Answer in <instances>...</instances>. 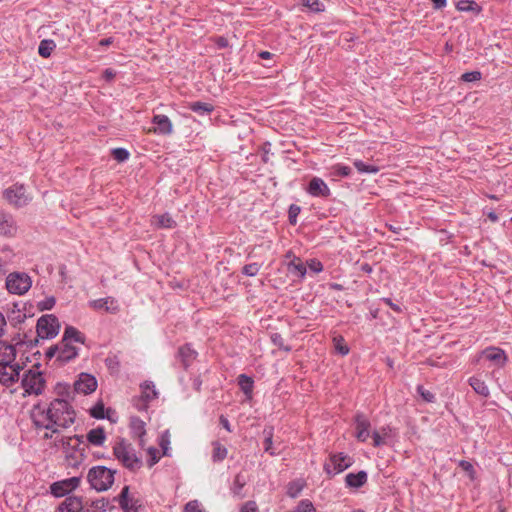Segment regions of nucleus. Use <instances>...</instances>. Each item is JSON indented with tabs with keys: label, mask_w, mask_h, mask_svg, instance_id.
I'll return each instance as SVG.
<instances>
[{
	"label": "nucleus",
	"mask_w": 512,
	"mask_h": 512,
	"mask_svg": "<svg viewBox=\"0 0 512 512\" xmlns=\"http://www.w3.org/2000/svg\"><path fill=\"white\" fill-rule=\"evenodd\" d=\"M331 171L332 175L336 177H348L352 172L349 166L340 163L332 166Z\"/></svg>",
	"instance_id": "nucleus-42"
},
{
	"label": "nucleus",
	"mask_w": 512,
	"mask_h": 512,
	"mask_svg": "<svg viewBox=\"0 0 512 512\" xmlns=\"http://www.w3.org/2000/svg\"><path fill=\"white\" fill-rule=\"evenodd\" d=\"M416 391L425 402L433 403L435 401V395L429 390L425 389L423 385H418Z\"/></svg>",
	"instance_id": "nucleus-48"
},
{
	"label": "nucleus",
	"mask_w": 512,
	"mask_h": 512,
	"mask_svg": "<svg viewBox=\"0 0 512 512\" xmlns=\"http://www.w3.org/2000/svg\"><path fill=\"white\" fill-rule=\"evenodd\" d=\"M13 257L12 250L4 247L0 250V269H3L8 263L11 262Z\"/></svg>",
	"instance_id": "nucleus-47"
},
{
	"label": "nucleus",
	"mask_w": 512,
	"mask_h": 512,
	"mask_svg": "<svg viewBox=\"0 0 512 512\" xmlns=\"http://www.w3.org/2000/svg\"><path fill=\"white\" fill-rule=\"evenodd\" d=\"M15 359V346L5 341H0V364H11L14 363Z\"/></svg>",
	"instance_id": "nucleus-23"
},
{
	"label": "nucleus",
	"mask_w": 512,
	"mask_h": 512,
	"mask_svg": "<svg viewBox=\"0 0 512 512\" xmlns=\"http://www.w3.org/2000/svg\"><path fill=\"white\" fill-rule=\"evenodd\" d=\"M333 344L336 352L342 356H346L350 351V348L345 343L344 337L341 335H337L333 338Z\"/></svg>",
	"instance_id": "nucleus-39"
},
{
	"label": "nucleus",
	"mask_w": 512,
	"mask_h": 512,
	"mask_svg": "<svg viewBox=\"0 0 512 512\" xmlns=\"http://www.w3.org/2000/svg\"><path fill=\"white\" fill-rule=\"evenodd\" d=\"M108 505H109V501L105 498L97 499L92 502V507H94L97 510L104 511Z\"/></svg>",
	"instance_id": "nucleus-61"
},
{
	"label": "nucleus",
	"mask_w": 512,
	"mask_h": 512,
	"mask_svg": "<svg viewBox=\"0 0 512 512\" xmlns=\"http://www.w3.org/2000/svg\"><path fill=\"white\" fill-rule=\"evenodd\" d=\"M111 155L119 163L127 161L130 157L129 151L120 147L112 149Z\"/></svg>",
	"instance_id": "nucleus-43"
},
{
	"label": "nucleus",
	"mask_w": 512,
	"mask_h": 512,
	"mask_svg": "<svg viewBox=\"0 0 512 512\" xmlns=\"http://www.w3.org/2000/svg\"><path fill=\"white\" fill-rule=\"evenodd\" d=\"M60 512H84V505L81 497L68 496L59 506Z\"/></svg>",
	"instance_id": "nucleus-22"
},
{
	"label": "nucleus",
	"mask_w": 512,
	"mask_h": 512,
	"mask_svg": "<svg viewBox=\"0 0 512 512\" xmlns=\"http://www.w3.org/2000/svg\"><path fill=\"white\" fill-rule=\"evenodd\" d=\"M154 219L159 228L171 229L176 227V221L168 213L156 215L154 216Z\"/></svg>",
	"instance_id": "nucleus-36"
},
{
	"label": "nucleus",
	"mask_w": 512,
	"mask_h": 512,
	"mask_svg": "<svg viewBox=\"0 0 512 512\" xmlns=\"http://www.w3.org/2000/svg\"><path fill=\"white\" fill-rule=\"evenodd\" d=\"M190 109L193 112H196V113H199L201 115H204L206 113L212 112L214 107L210 103L196 101V102L191 103Z\"/></svg>",
	"instance_id": "nucleus-40"
},
{
	"label": "nucleus",
	"mask_w": 512,
	"mask_h": 512,
	"mask_svg": "<svg viewBox=\"0 0 512 512\" xmlns=\"http://www.w3.org/2000/svg\"><path fill=\"white\" fill-rule=\"evenodd\" d=\"M62 339L67 342L74 341L81 344L85 342V336L73 326H67L65 328Z\"/></svg>",
	"instance_id": "nucleus-27"
},
{
	"label": "nucleus",
	"mask_w": 512,
	"mask_h": 512,
	"mask_svg": "<svg viewBox=\"0 0 512 512\" xmlns=\"http://www.w3.org/2000/svg\"><path fill=\"white\" fill-rule=\"evenodd\" d=\"M237 382L242 392L250 398L253 392L254 380L246 374H240Z\"/></svg>",
	"instance_id": "nucleus-29"
},
{
	"label": "nucleus",
	"mask_w": 512,
	"mask_h": 512,
	"mask_svg": "<svg viewBox=\"0 0 512 512\" xmlns=\"http://www.w3.org/2000/svg\"><path fill=\"white\" fill-rule=\"evenodd\" d=\"M263 434L265 435L264 439V451L269 453L270 455H276L277 452L273 448V428H265L263 430Z\"/></svg>",
	"instance_id": "nucleus-37"
},
{
	"label": "nucleus",
	"mask_w": 512,
	"mask_h": 512,
	"mask_svg": "<svg viewBox=\"0 0 512 512\" xmlns=\"http://www.w3.org/2000/svg\"><path fill=\"white\" fill-rule=\"evenodd\" d=\"M97 388L96 378L88 373H81L78 379L74 382V390L77 393L91 394Z\"/></svg>",
	"instance_id": "nucleus-14"
},
{
	"label": "nucleus",
	"mask_w": 512,
	"mask_h": 512,
	"mask_svg": "<svg viewBox=\"0 0 512 512\" xmlns=\"http://www.w3.org/2000/svg\"><path fill=\"white\" fill-rule=\"evenodd\" d=\"M66 444L73 449L72 452L66 454V459L69 465L75 467L82 461L84 456V449L80 448V445L83 444L82 436L74 435L68 439Z\"/></svg>",
	"instance_id": "nucleus-13"
},
{
	"label": "nucleus",
	"mask_w": 512,
	"mask_h": 512,
	"mask_svg": "<svg viewBox=\"0 0 512 512\" xmlns=\"http://www.w3.org/2000/svg\"><path fill=\"white\" fill-rule=\"evenodd\" d=\"M215 44L220 49H224V48H227L229 46L228 39L223 37V36H218L215 39Z\"/></svg>",
	"instance_id": "nucleus-64"
},
{
	"label": "nucleus",
	"mask_w": 512,
	"mask_h": 512,
	"mask_svg": "<svg viewBox=\"0 0 512 512\" xmlns=\"http://www.w3.org/2000/svg\"><path fill=\"white\" fill-rule=\"evenodd\" d=\"M19 364H0V384L10 387L19 380L21 371Z\"/></svg>",
	"instance_id": "nucleus-12"
},
{
	"label": "nucleus",
	"mask_w": 512,
	"mask_h": 512,
	"mask_svg": "<svg viewBox=\"0 0 512 512\" xmlns=\"http://www.w3.org/2000/svg\"><path fill=\"white\" fill-rule=\"evenodd\" d=\"M149 459L147 460V464L149 467L154 466L160 459L158 455V450L155 447H150L148 450Z\"/></svg>",
	"instance_id": "nucleus-54"
},
{
	"label": "nucleus",
	"mask_w": 512,
	"mask_h": 512,
	"mask_svg": "<svg viewBox=\"0 0 512 512\" xmlns=\"http://www.w3.org/2000/svg\"><path fill=\"white\" fill-rule=\"evenodd\" d=\"M305 486L306 482L303 479L293 480L288 483L286 493L289 497L296 498L300 495Z\"/></svg>",
	"instance_id": "nucleus-31"
},
{
	"label": "nucleus",
	"mask_w": 512,
	"mask_h": 512,
	"mask_svg": "<svg viewBox=\"0 0 512 512\" xmlns=\"http://www.w3.org/2000/svg\"><path fill=\"white\" fill-rule=\"evenodd\" d=\"M301 212L300 206L296 204H291L288 209V219L289 223L295 225L297 223V217Z\"/></svg>",
	"instance_id": "nucleus-50"
},
{
	"label": "nucleus",
	"mask_w": 512,
	"mask_h": 512,
	"mask_svg": "<svg viewBox=\"0 0 512 512\" xmlns=\"http://www.w3.org/2000/svg\"><path fill=\"white\" fill-rule=\"evenodd\" d=\"M295 512H317L315 506L309 499H302L294 508Z\"/></svg>",
	"instance_id": "nucleus-44"
},
{
	"label": "nucleus",
	"mask_w": 512,
	"mask_h": 512,
	"mask_svg": "<svg viewBox=\"0 0 512 512\" xmlns=\"http://www.w3.org/2000/svg\"><path fill=\"white\" fill-rule=\"evenodd\" d=\"M106 435L105 431L101 427L91 429L87 434V440L89 443L95 446H101L105 442Z\"/></svg>",
	"instance_id": "nucleus-28"
},
{
	"label": "nucleus",
	"mask_w": 512,
	"mask_h": 512,
	"mask_svg": "<svg viewBox=\"0 0 512 512\" xmlns=\"http://www.w3.org/2000/svg\"><path fill=\"white\" fill-rule=\"evenodd\" d=\"M481 78L482 73L480 71H471L463 73L460 80L463 82H475L481 80Z\"/></svg>",
	"instance_id": "nucleus-49"
},
{
	"label": "nucleus",
	"mask_w": 512,
	"mask_h": 512,
	"mask_svg": "<svg viewBox=\"0 0 512 512\" xmlns=\"http://www.w3.org/2000/svg\"><path fill=\"white\" fill-rule=\"evenodd\" d=\"M288 270L300 278H303L307 272L306 266L302 263L300 258H294V260L288 264Z\"/></svg>",
	"instance_id": "nucleus-35"
},
{
	"label": "nucleus",
	"mask_w": 512,
	"mask_h": 512,
	"mask_svg": "<svg viewBox=\"0 0 512 512\" xmlns=\"http://www.w3.org/2000/svg\"><path fill=\"white\" fill-rule=\"evenodd\" d=\"M185 512H205L200 508V504L197 500L189 501L184 508Z\"/></svg>",
	"instance_id": "nucleus-58"
},
{
	"label": "nucleus",
	"mask_w": 512,
	"mask_h": 512,
	"mask_svg": "<svg viewBox=\"0 0 512 512\" xmlns=\"http://www.w3.org/2000/svg\"><path fill=\"white\" fill-rule=\"evenodd\" d=\"M368 474L361 470L357 473H348L345 476V485L347 488L359 489L367 483Z\"/></svg>",
	"instance_id": "nucleus-21"
},
{
	"label": "nucleus",
	"mask_w": 512,
	"mask_h": 512,
	"mask_svg": "<svg viewBox=\"0 0 512 512\" xmlns=\"http://www.w3.org/2000/svg\"><path fill=\"white\" fill-rule=\"evenodd\" d=\"M81 482L80 477H71L56 481L50 485V493L55 497H64L74 491Z\"/></svg>",
	"instance_id": "nucleus-10"
},
{
	"label": "nucleus",
	"mask_w": 512,
	"mask_h": 512,
	"mask_svg": "<svg viewBox=\"0 0 512 512\" xmlns=\"http://www.w3.org/2000/svg\"><path fill=\"white\" fill-rule=\"evenodd\" d=\"M56 44L53 40L44 39L40 42L38 47V53L43 58H48L51 56L52 51L55 49Z\"/></svg>",
	"instance_id": "nucleus-34"
},
{
	"label": "nucleus",
	"mask_w": 512,
	"mask_h": 512,
	"mask_svg": "<svg viewBox=\"0 0 512 512\" xmlns=\"http://www.w3.org/2000/svg\"><path fill=\"white\" fill-rule=\"evenodd\" d=\"M372 438H373V446L374 447H380V446H383L384 444H386V440L384 439V437H382V435L378 431H374L372 433Z\"/></svg>",
	"instance_id": "nucleus-60"
},
{
	"label": "nucleus",
	"mask_w": 512,
	"mask_h": 512,
	"mask_svg": "<svg viewBox=\"0 0 512 512\" xmlns=\"http://www.w3.org/2000/svg\"><path fill=\"white\" fill-rule=\"evenodd\" d=\"M6 288L9 293L24 295L32 286V279L26 272H11L6 277Z\"/></svg>",
	"instance_id": "nucleus-7"
},
{
	"label": "nucleus",
	"mask_w": 512,
	"mask_h": 512,
	"mask_svg": "<svg viewBox=\"0 0 512 512\" xmlns=\"http://www.w3.org/2000/svg\"><path fill=\"white\" fill-rule=\"evenodd\" d=\"M260 269H261V264H259L257 262H253V263L246 264L242 268V273L245 276L254 277L259 273Z\"/></svg>",
	"instance_id": "nucleus-46"
},
{
	"label": "nucleus",
	"mask_w": 512,
	"mask_h": 512,
	"mask_svg": "<svg viewBox=\"0 0 512 512\" xmlns=\"http://www.w3.org/2000/svg\"><path fill=\"white\" fill-rule=\"evenodd\" d=\"M152 123L157 125L158 128H172L171 121L166 115L156 114L152 118Z\"/></svg>",
	"instance_id": "nucleus-45"
},
{
	"label": "nucleus",
	"mask_w": 512,
	"mask_h": 512,
	"mask_svg": "<svg viewBox=\"0 0 512 512\" xmlns=\"http://www.w3.org/2000/svg\"><path fill=\"white\" fill-rule=\"evenodd\" d=\"M458 465L462 470L468 473V476L471 480H474L476 478V471L469 461L460 460Z\"/></svg>",
	"instance_id": "nucleus-51"
},
{
	"label": "nucleus",
	"mask_w": 512,
	"mask_h": 512,
	"mask_svg": "<svg viewBox=\"0 0 512 512\" xmlns=\"http://www.w3.org/2000/svg\"><path fill=\"white\" fill-rule=\"evenodd\" d=\"M115 470L103 465L93 466L87 473V481L90 487L98 492L110 489L115 480Z\"/></svg>",
	"instance_id": "nucleus-2"
},
{
	"label": "nucleus",
	"mask_w": 512,
	"mask_h": 512,
	"mask_svg": "<svg viewBox=\"0 0 512 512\" xmlns=\"http://www.w3.org/2000/svg\"><path fill=\"white\" fill-rule=\"evenodd\" d=\"M116 77V71L113 70L112 68H106L103 72H102V78L106 81V82H112L114 80V78Z\"/></svg>",
	"instance_id": "nucleus-62"
},
{
	"label": "nucleus",
	"mask_w": 512,
	"mask_h": 512,
	"mask_svg": "<svg viewBox=\"0 0 512 512\" xmlns=\"http://www.w3.org/2000/svg\"><path fill=\"white\" fill-rule=\"evenodd\" d=\"M197 356L198 352L192 348V345L190 343H186L177 349L175 357L177 360L180 361L183 369L188 370V368L196 360Z\"/></svg>",
	"instance_id": "nucleus-15"
},
{
	"label": "nucleus",
	"mask_w": 512,
	"mask_h": 512,
	"mask_svg": "<svg viewBox=\"0 0 512 512\" xmlns=\"http://www.w3.org/2000/svg\"><path fill=\"white\" fill-rule=\"evenodd\" d=\"M104 405L102 403H97L90 411L92 417L96 419H104Z\"/></svg>",
	"instance_id": "nucleus-55"
},
{
	"label": "nucleus",
	"mask_w": 512,
	"mask_h": 512,
	"mask_svg": "<svg viewBox=\"0 0 512 512\" xmlns=\"http://www.w3.org/2000/svg\"><path fill=\"white\" fill-rule=\"evenodd\" d=\"M60 323L58 318L53 314L42 315L36 324L37 338L34 342L37 343L38 339H52L59 333Z\"/></svg>",
	"instance_id": "nucleus-5"
},
{
	"label": "nucleus",
	"mask_w": 512,
	"mask_h": 512,
	"mask_svg": "<svg viewBox=\"0 0 512 512\" xmlns=\"http://www.w3.org/2000/svg\"><path fill=\"white\" fill-rule=\"evenodd\" d=\"M354 463L352 457L339 453H331L328 461L324 463L323 470L329 477H334L337 474L344 472L346 469L351 467Z\"/></svg>",
	"instance_id": "nucleus-6"
},
{
	"label": "nucleus",
	"mask_w": 512,
	"mask_h": 512,
	"mask_svg": "<svg viewBox=\"0 0 512 512\" xmlns=\"http://www.w3.org/2000/svg\"><path fill=\"white\" fill-rule=\"evenodd\" d=\"M239 512H259V508L255 501L249 500L242 504Z\"/></svg>",
	"instance_id": "nucleus-56"
},
{
	"label": "nucleus",
	"mask_w": 512,
	"mask_h": 512,
	"mask_svg": "<svg viewBox=\"0 0 512 512\" xmlns=\"http://www.w3.org/2000/svg\"><path fill=\"white\" fill-rule=\"evenodd\" d=\"M32 423L36 429H45V439L52 438L54 433L69 428L76 419V412L71 403L64 398H55L49 403L33 405L30 413Z\"/></svg>",
	"instance_id": "nucleus-1"
},
{
	"label": "nucleus",
	"mask_w": 512,
	"mask_h": 512,
	"mask_svg": "<svg viewBox=\"0 0 512 512\" xmlns=\"http://www.w3.org/2000/svg\"><path fill=\"white\" fill-rule=\"evenodd\" d=\"M482 355L490 362L503 367L508 361L505 351L499 347L489 346L482 351Z\"/></svg>",
	"instance_id": "nucleus-19"
},
{
	"label": "nucleus",
	"mask_w": 512,
	"mask_h": 512,
	"mask_svg": "<svg viewBox=\"0 0 512 512\" xmlns=\"http://www.w3.org/2000/svg\"><path fill=\"white\" fill-rule=\"evenodd\" d=\"M468 384L474 390V392L484 398L490 396V390L483 379L478 376H472L468 379Z\"/></svg>",
	"instance_id": "nucleus-26"
},
{
	"label": "nucleus",
	"mask_w": 512,
	"mask_h": 512,
	"mask_svg": "<svg viewBox=\"0 0 512 512\" xmlns=\"http://www.w3.org/2000/svg\"><path fill=\"white\" fill-rule=\"evenodd\" d=\"M17 232V225L12 215L0 212V234L12 237Z\"/></svg>",
	"instance_id": "nucleus-20"
},
{
	"label": "nucleus",
	"mask_w": 512,
	"mask_h": 512,
	"mask_svg": "<svg viewBox=\"0 0 512 512\" xmlns=\"http://www.w3.org/2000/svg\"><path fill=\"white\" fill-rule=\"evenodd\" d=\"M115 457L128 469L140 468L141 460L136 456L134 449L124 439H120L113 446Z\"/></svg>",
	"instance_id": "nucleus-4"
},
{
	"label": "nucleus",
	"mask_w": 512,
	"mask_h": 512,
	"mask_svg": "<svg viewBox=\"0 0 512 512\" xmlns=\"http://www.w3.org/2000/svg\"><path fill=\"white\" fill-rule=\"evenodd\" d=\"M21 386L24 390L23 396H38L43 394L46 386V380L42 372L29 369L23 375Z\"/></svg>",
	"instance_id": "nucleus-3"
},
{
	"label": "nucleus",
	"mask_w": 512,
	"mask_h": 512,
	"mask_svg": "<svg viewBox=\"0 0 512 512\" xmlns=\"http://www.w3.org/2000/svg\"><path fill=\"white\" fill-rule=\"evenodd\" d=\"M305 191L307 194L314 198L327 199L332 195L331 189L326 184V182L317 176L311 178L305 188Z\"/></svg>",
	"instance_id": "nucleus-11"
},
{
	"label": "nucleus",
	"mask_w": 512,
	"mask_h": 512,
	"mask_svg": "<svg viewBox=\"0 0 512 512\" xmlns=\"http://www.w3.org/2000/svg\"><path fill=\"white\" fill-rule=\"evenodd\" d=\"M246 485L245 477L242 474H237L234 477L232 486H231V492L234 496H237L239 498H243L244 495L242 494V490L244 486Z\"/></svg>",
	"instance_id": "nucleus-33"
},
{
	"label": "nucleus",
	"mask_w": 512,
	"mask_h": 512,
	"mask_svg": "<svg viewBox=\"0 0 512 512\" xmlns=\"http://www.w3.org/2000/svg\"><path fill=\"white\" fill-rule=\"evenodd\" d=\"M3 197L10 205L16 208L26 206L32 199L31 196L27 194L23 184H14L8 187L4 190Z\"/></svg>",
	"instance_id": "nucleus-8"
},
{
	"label": "nucleus",
	"mask_w": 512,
	"mask_h": 512,
	"mask_svg": "<svg viewBox=\"0 0 512 512\" xmlns=\"http://www.w3.org/2000/svg\"><path fill=\"white\" fill-rule=\"evenodd\" d=\"M56 300L53 296L46 297L44 300L38 302V309L40 311L51 310L55 306Z\"/></svg>",
	"instance_id": "nucleus-52"
},
{
	"label": "nucleus",
	"mask_w": 512,
	"mask_h": 512,
	"mask_svg": "<svg viewBox=\"0 0 512 512\" xmlns=\"http://www.w3.org/2000/svg\"><path fill=\"white\" fill-rule=\"evenodd\" d=\"M456 8L462 12H473L476 15L482 11V7L474 0H460L456 4Z\"/></svg>",
	"instance_id": "nucleus-30"
},
{
	"label": "nucleus",
	"mask_w": 512,
	"mask_h": 512,
	"mask_svg": "<svg viewBox=\"0 0 512 512\" xmlns=\"http://www.w3.org/2000/svg\"><path fill=\"white\" fill-rule=\"evenodd\" d=\"M120 507L124 512H136V502L129 498V486H124L117 497Z\"/></svg>",
	"instance_id": "nucleus-25"
},
{
	"label": "nucleus",
	"mask_w": 512,
	"mask_h": 512,
	"mask_svg": "<svg viewBox=\"0 0 512 512\" xmlns=\"http://www.w3.org/2000/svg\"><path fill=\"white\" fill-rule=\"evenodd\" d=\"M141 396L134 399V406L138 411H146L148 403L158 398V391L152 381H144L141 385Z\"/></svg>",
	"instance_id": "nucleus-9"
},
{
	"label": "nucleus",
	"mask_w": 512,
	"mask_h": 512,
	"mask_svg": "<svg viewBox=\"0 0 512 512\" xmlns=\"http://www.w3.org/2000/svg\"><path fill=\"white\" fill-rule=\"evenodd\" d=\"M89 307L93 310H104L107 313L116 314L119 312V304L117 300L113 297H105L99 298L95 300H91L88 303Z\"/></svg>",
	"instance_id": "nucleus-16"
},
{
	"label": "nucleus",
	"mask_w": 512,
	"mask_h": 512,
	"mask_svg": "<svg viewBox=\"0 0 512 512\" xmlns=\"http://www.w3.org/2000/svg\"><path fill=\"white\" fill-rule=\"evenodd\" d=\"M309 269L314 273H320L323 271V264L318 259H310L307 262Z\"/></svg>",
	"instance_id": "nucleus-57"
},
{
	"label": "nucleus",
	"mask_w": 512,
	"mask_h": 512,
	"mask_svg": "<svg viewBox=\"0 0 512 512\" xmlns=\"http://www.w3.org/2000/svg\"><path fill=\"white\" fill-rule=\"evenodd\" d=\"M145 422L137 416L131 417L130 429L132 436L139 440V444L143 445V438L146 435Z\"/></svg>",
	"instance_id": "nucleus-24"
},
{
	"label": "nucleus",
	"mask_w": 512,
	"mask_h": 512,
	"mask_svg": "<svg viewBox=\"0 0 512 512\" xmlns=\"http://www.w3.org/2000/svg\"><path fill=\"white\" fill-rule=\"evenodd\" d=\"M356 434L355 437L360 442H365L370 436V421L369 419L361 412H358L354 417Z\"/></svg>",
	"instance_id": "nucleus-17"
},
{
	"label": "nucleus",
	"mask_w": 512,
	"mask_h": 512,
	"mask_svg": "<svg viewBox=\"0 0 512 512\" xmlns=\"http://www.w3.org/2000/svg\"><path fill=\"white\" fill-rule=\"evenodd\" d=\"M353 164L359 173L376 174L379 172L378 166L366 164L362 160H355Z\"/></svg>",
	"instance_id": "nucleus-38"
},
{
	"label": "nucleus",
	"mask_w": 512,
	"mask_h": 512,
	"mask_svg": "<svg viewBox=\"0 0 512 512\" xmlns=\"http://www.w3.org/2000/svg\"><path fill=\"white\" fill-rule=\"evenodd\" d=\"M301 4L313 13L325 11V5L320 0H300Z\"/></svg>",
	"instance_id": "nucleus-41"
},
{
	"label": "nucleus",
	"mask_w": 512,
	"mask_h": 512,
	"mask_svg": "<svg viewBox=\"0 0 512 512\" xmlns=\"http://www.w3.org/2000/svg\"><path fill=\"white\" fill-rule=\"evenodd\" d=\"M58 348V357L56 361L60 364L68 363L78 356V349L75 346H72L70 342L63 339L58 343Z\"/></svg>",
	"instance_id": "nucleus-18"
},
{
	"label": "nucleus",
	"mask_w": 512,
	"mask_h": 512,
	"mask_svg": "<svg viewBox=\"0 0 512 512\" xmlns=\"http://www.w3.org/2000/svg\"><path fill=\"white\" fill-rule=\"evenodd\" d=\"M272 343L280 349L290 351V347L284 346V339L280 333H272L270 336Z\"/></svg>",
	"instance_id": "nucleus-53"
},
{
	"label": "nucleus",
	"mask_w": 512,
	"mask_h": 512,
	"mask_svg": "<svg viewBox=\"0 0 512 512\" xmlns=\"http://www.w3.org/2000/svg\"><path fill=\"white\" fill-rule=\"evenodd\" d=\"M58 344L56 345H52L51 347H49L45 353V357L46 359L50 360L52 359L53 357H58Z\"/></svg>",
	"instance_id": "nucleus-63"
},
{
	"label": "nucleus",
	"mask_w": 512,
	"mask_h": 512,
	"mask_svg": "<svg viewBox=\"0 0 512 512\" xmlns=\"http://www.w3.org/2000/svg\"><path fill=\"white\" fill-rule=\"evenodd\" d=\"M213 452H212V461L214 463L222 462L228 454V450L226 447L221 445L218 441L212 442Z\"/></svg>",
	"instance_id": "nucleus-32"
},
{
	"label": "nucleus",
	"mask_w": 512,
	"mask_h": 512,
	"mask_svg": "<svg viewBox=\"0 0 512 512\" xmlns=\"http://www.w3.org/2000/svg\"><path fill=\"white\" fill-rule=\"evenodd\" d=\"M381 302L385 303L386 305H388L395 313H402L403 312V309L401 308L400 305L394 303L391 298H387V297H383L380 299Z\"/></svg>",
	"instance_id": "nucleus-59"
}]
</instances>
